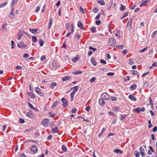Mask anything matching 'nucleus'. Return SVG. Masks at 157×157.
<instances>
[{
  "instance_id": "1",
  "label": "nucleus",
  "mask_w": 157,
  "mask_h": 157,
  "mask_svg": "<svg viewBox=\"0 0 157 157\" xmlns=\"http://www.w3.org/2000/svg\"><path fill=\"white\" fill-rule=\"evenodd\" d=\"M109 45L114 47L116 45V40L114 38H110L109 41Z\"/></svg>"
},
{
  "instance_id": "2",
  "label": "nucleus",
  "mask_w": 157,
  "mask_h": 157,
  "mask_svg": "<svg viewBox=\"0 0 157 157\" xmlns=\"http://www.w3.org/2000/svg\"><path fill=\"white\" fill-rule=\"evenodd\" d=\"M31 150L33 154L36 153L38 151V148L35 145H33L31 147Z\"/></svg>"
},
{
  "instance_id": "3",
  "label": "nucleus",
  "mask_w": 157,
  "mask_h": 157,
  "mask_svg": "<svg viewBox=\"0 0 157 157\" xmlns=\"http://www.w3.org/2000/svg\"><path fill=\"white\" fill-rule=\"evenodd\" d=\"M61 101L64 108H65L67 106L68 101L64 98H61Z\"/></svg>"
},
{
  "instance_id": "4",
  "label": "nucleus",
  "mask_w": 157,
  "mask_h": 157,
  "mask_svg": "<svg viewBox=\"0 0 157 157\" xmlns=\"http://www.w3.org/2000/svg\"><path fill=\"white\" fill-rule=\"evenodd\" d=\"M50 120L48 119L45 118L42 121L41 124L45 126H47L49 125V123Z\"/></svg>"
},
{
  "instance_id": "5",
  "label": "nucleus",
  "mask_w": 157,
  "mask_h": 157,
  "mask_svg": "<svg viewBox=\"0 0 157 157\" xmlns=\"http://www.w3.org/2000/svg\"><path fill=\"white\" fill-rule=\"evenodd\" d=\"M18 47L22 49L24 48H26L27 47V44H25L23 41L20 42L17 45Z\"/></svg>"
},
{
  "instance_id": "6",
  "label": "nucleus",
  "mask_w": 157,
  "mask_h": 157,
  "mask_svg": "<svg viewBox=\"0 0 157 157\" xmlns=\"http://www.w3.org/2000/svg\"><path fill=\"white\" fill-rule=\"evenodd\" d=\"M101 97L103 99L108 100L109 99V95L106 93H103L101 95Z\"/></svg>"
},
{
  "instance_id": "7",
  "label": "nucleus",
  "mask_w": 157,
  "mask_h": 157,
  "mask_svg": "<svg viewBox=\"0 0 157 157\" xmlns=\"http://www.w3.org/2000/svg\"><path fill=\"white\" fill-rule=\"evenodd\" d=\"M24 32L22 31L19 30L18 33L17 35V39L18 40H20L23 36L24 35Z\"/></svg>"
},
{
  "instance_id": "8",
  "label": "nucleus",
  "mask_w": 157,
  "mask_h": 157,
  "mask_svg": "<svg viewBox=\"0 0 157 157\" xmlns=\"http://www.w3.org/2000/svg\"><path fill=\"white\" fill-rule=\"evenodd\" d=\"M41 90L37 87L35 88V91L36 93L41 96H44V94L41 92Z\"/></svg>"
},
{
  "instance_id": "9",
  "label": "nucleus",
  "mask_w": 157,
  "mask_h": 157,
  "mask_svg": "<svg viewBox=\"0 0 157 157\" xmlns=\"http://www.w3.org/2000/svg\"><path fill=\"white\" fill-rule=\"evenodd\" d=\"M14 9V8L12 7L11 9V11H10V15H9V17L10 18H14L15 17V15L13 13V11Z\"/></svg>"
},
{
  "instance_id": "10",
  "label": "nucleus",
  "mask_w": 157,
  "mask_h": 157,
  "mask_svg": "<svg viewBox=\"0 0 157 157\" xmlns=\"http://www.w3.org/2000/svg\"><path fill=\"white\" fill-rule=\"evenodd\" d=\"M26 115L29 118H32L34 117V115L32 113V111H30L27 112L26 113Z\"/></svg>"
},
{
  "instance_id": "11",
  "label": "nucleus",
  "mask_w": 157,
  "mask_h": 157,
  "mask_svg": "<svg viewBox=\"0 0 157 157\" xmlns=\"http://www.w3.org/2000/svg\"><path fill=\"white\" fill-rule=\"evenodd\" d=\"M60 104V102L59 101H56L52 104L51 108L52 109H55V108L56 107V105Z\"/></svg>"
},
{
  "instance_id": "12",
  "label": "nucleus",
  "mask_w": 157,
  "mask_h": 157,
  "mask_svg": "<svg viewBox=\"0 0 157 157\" xmlns=\"http://www.w3.org/2000/svg\"><path fill=\"white\" fill-rule=\"evenodd\" d=\"M29 30L30 32L33 34H35L36 33H37L38 31H39V30L38 29H31L29 28ZM39 32H37V33H39Z\"/></svg>"
},
{
  "instance_id": "13",
  "label": "nucleus",
  "mask_w": 157,
  "mask_h": 157,
  "mask_svg": "<svg viewBox=\"0 0 157 157\" xmlns=\"http://www.w3.org/2000/svg\"><path fill=\"white\" fill-rule=\"evenodd\" d=\"M113 151L114 152L116 153L117 154H122L123 153L122 151L118 148L116 149Z\"/></svg>"
},
{
  "instance_id": "14",
  "label": "nucleus",
  "mask_w": 157,
  "mask_h": 157,
  "mask_svg": "<svg viewBox=\"0 0 157 157\" xmlns=\"http://www.w3.org/2000/svg\"><path fill=\"white\" fill-rule=\"evenodd\" d=\"M78 26L81 30H83L84 28L83 25L82 23L80 21H78Z\"/></svg>"
},
{
  "instance_id": "15",
  "label": "nucleus",
  "mask_w": 157,
  "mask_h": 157,
  "mask_svg": "<svg viewBox=\"0 0 157 157\" xmlns=\"http://www.w3.org/2000/svg\"><path fill=\"white\" fill-rule=\"evenodd\" d=\"M104 99L100 98L99 99V104L101 105H105V101L104 100Z\"/></svg>"
},
{
  "instance_id": "16",
  "label": "nucleus",
  "mask_w": 157,
  "mask_h": 157,
  "mask_svg": "<svg viewBox=\"0 0 157 157\" xmlns=\"http://www.w3.org/2000/svg\"><path fill=\"white\" fill-rule=\"evenodd\" d=\"M28 95L32 98L33 99H34L36 98L35 95L32 92H29L28 93Z\"/></svg>"
},
{
  "instance_id": "17",
  "label": "nucleus",
  "mask_w": 157,
  "mask_h": 157,
  "mask_svg": "<svg viewBox=\"0 0 157 157\" xmlns=\"http://www.w3.org/2000/svg\"><path fill=\"white\" fill-rule=\"evenodd\" d=\"M129 98L132 101H136V98L134 97L132 94L129 95Z\"/></svg>"
},
{
  "instance_id": "18",
  "label": "nucleus",
  "mask_w": 157,
  "mask_h": 157,
  "mask_svg": "<svg viewBox=\"0 0 157 157\" xmlns=\"http://www.w3.org/2000/svg\"><path fill=\"white\" fill-rule=\"evenodd\" d=\"M91 61L92 63L94 66H96L97 64V62L95 61V59L94 58L92 57L91 59Z\"/></svg>"
},
{
  "instance_id": "19",
  "label": "nucleus",
  "mask_w": 157,
  "mask_h": 157,
  "mask_svg": "<svg viewBox=\"0 0 157 157\" xmlns=\"http://www.w3.org/2000/svg\"><path fill=\"white\" fill-rule=\"evenodd\" d=\"M58 130V128L56 127L52 129L51 131L52 133H55L57 132Z\"/></svg>"
},
{
  "instance_id": "20",
  "label": "nucleus",
  "mask_w": 157,
  "mask_h": 157,
  "mask_svg": "<svg viewBox=\"0 0 157 157\" xmlns=\"http://www.w3.org/2000/svg\"><path fill=\"white\" fill-rule=\"evenodd\" d=\"M38 42L40 44V46H43L44 43V40L42 39H40L39 40Z\"/></svg>"
},
{
  "instance_id": "21",
  "label": "nucleus",
  "mask_w": 157,
  "mask_h": 157,
  "mask_svg": "<svg viewBox=\"0 0 157 157\" xmlns=\"http://www.w3.org/2000/svg\"><path fill=\"white\" fill-rule=\"evenodd\" d=\"M97 2L101 5H104L105 4V2L103 0H97Z\"/></svg>"
},
{
  "instance_id": "22",
  "label": "nucleus",
  "mask_w": 157,
  "mask_h": 157,
  "mask_svg": "<svg viewBox=\"0 0 157 157\" xmlns=\"http://www.w3.org/2000/svg\"><path fill=\"white\" fill-rule=\"evenodd\" d=\"M57 86V83L56 82H52L51 83L50 86L52 89H54V86Z\"/></svg>"
},
{
  "instance_id": "23",
  "label": "nucleus",
  "mask_w": 157,
  "mask_h": 157,
  "mask_svg": "<svg viewBox=\"0 0 157 157\" xmlns=\"http://www.w3.org/2000/svg\"><path fill=\"white\" fill-rule=\"evenodd\" d=\"M71 78L70 76H65L62 78V81H66L69 80Z\"/></svg>"
},
{
  "instance_id": "24",
  "label": "nucleus",
  "mask_w": 157,
  "mask_h": 157,
  "mask_svg": "<svg viewBox=\"0 0 157 157\" xmlns=\"http://www.w3.org/2000/svg\"><path fill=\"white\" fill-rule=\"evenodd\" d=\"M136 84H134L130 86V89L131 90H134L136 89Z\"/></svg>"
},
{
  "instance_id": "25",
  "label": "nucleus",
  "mask_w": 157,
  "mask_h": 157,
  "mask_svg": "<svg viewBox=\"0 0 157 157\" xmlns=\"http://www.w3.org/2000/svg\"><path fill=\"white\" fill-rule=\"evenodd\" d=\"M78 86H75L73 87H72L71 89H73V91L72 92L75 93L78 90Z\"/></svg>"
},
{
  "instance_id": "26",
  "label": "nucleus",
  "mask_w": 157,
  "mask_h": 157,
  "mask_svg": "<svg viewBox=\"0 0 157 157\" xmlns=\"http://www.w3.org/2000/svg\"><path fill=\"white\" fill-rule=\"evenodd\" d=\"M125 10V7L122 4H121L120 8V10L121 11H123Z\"/></svg>"
},
{
  "instance_id": "27",
  "label": "nucleus",
  "mask_w": 157,
  "mask_h": 157,
  "mask_svg": "<svg viewBox=\"0 0 157 157\" xmlns=\"http://www.w3.org/2000/svg\"><path fill=\"white\" fill-rule=\"evenodd\" d=\"M127 116V115L126 114H124V115L121 114V118H120L121 120H123Z\"/></svg>"
},
{
  "instance_id": "28",
  "label": "nucleus",
  "mask_w": 157,
  "mask_h": 157,
  "mask_svg": "<svg viewBox=\"0 0 157 157\" xmlns=\"http://www.w3.org/2000/svg\"><path fill=\"white\" fill-rule=\"evenodd\" d=\"M75 93L72 92L70 94L71 96V101H72L73 100L74 96L75 94Z\"/></svg>"
},
{
  "instance_id": "29",
  "label": "nucleus",
  "mask_w": 157,
  "mask_h": 157,
  "mask_svg": "<svg viewBox=\"0 0 157 157\" xmlns=\"http://www.w3.org/2000/svg\"><path fill=\"white\" fill-rule=\"evenodd\" d=\"M132 19L131 18H130L129 19V21H128L127 24V26H128V25H129L130 26H132Z\"/></svg>"
},
{
  "instance_id": "30",
  "label": "nucleus",
  "mask_w": 157,
  "mask_h": 157,
  "mask_svg": "<svg viewBox=\"0 0 157 157\" xmlns=\"http://www.w3.org/2000/svg\"><path fill=\"white\" fill-rule=\"evenodd\" d=\"M62 149L63 151L64 152H66L67 150V148H66V146L64 145H62Z\"/></svg>"
},
{
  "instance_id": "31",
  "label": "nucleus",
  "mask_w": 157,
  "mask_h": 157,
  "mask_svg": "<svg viewBox=\"0 0 157 157\" xmlns=\"http://www.w3.org/2000/svg\"><path fill=\"white\" fill-rule=\"evenodd\" d=\"M17 2V0H12L10 5V7H12Z\"/></svg>"
},
{
  "instance_id": "32",
  "label": "nucleus",
  "mask_w": 157,
  "mask_h": 157,
  "mask_svg": "<svg viewBox=\"0 0 157 157\" xmlns=\"http://www.w3.org/2000/svg\"><path fill=\"white\" fill-rule=\"evenodd\" d=\"M134 155L136 157H139L140 156L139 152L137 150H136L135 151V152L134 153Z\"/></svg>"
},
{
  "instance_id": "33",
  "label": "nucleus",
  "mask_w": 157,
  "mask_h": 157,
  "mask_svg": "<svg viewBox=\"0 0 157 157\" xmlns=\"http://www.w3.org/2000/svg\"><path fill=\"white\" fill-rule=\"evenodd\" d=\"M32 40L34 42H36L37 41V37L34 36H33L32 37Z\"/></svg>"
},
{
  "instance_id": "34",
  "label": "nucleus",
  "mask_w": 157,
  "mask_h": 157,
  "mask_svg": "<svg viewBox=\"0 0 157 157\" xmlns=\"http://www.w3.org/2000/svg\"><path fill=\"white\" fill-rule=\"evenodd\" d=\"M128 15V12H126V13L124 14L123 16L121 17V19H122L125 17H126Z\"/></svg>"
},
{
  "instance_id": "35",
  "label": "nucleus",
  "mask_w": 157,
  "mask_h": 157,
  "mask_svg": "<svg viewBox=\"0 0 157 157\" xmlns=\"http://www.w3.org/2000/svg\"><path fill=\"white\" fill-rule=\"evenodd\" d=\"M148 1L147 0L143 1L142 2V3L140 5V7L142 6H145V3H147Z\"/></svg>"
},
{
  "instance_id": "36",
  "label": "nucleus",
  "mask_w": 157,
  "mask_h": 157,
  "mask_svg": "<svg viewBox=\"0 0 157 157\" xmlns=\"http://www.w3.org/2000/svg\"><path fill=\"white\" fill-rule=\"evenodd\" d=\"M116 47L119 49H123L124 48V45H121L120 46L117 45Z\"/></svg>"
},
{
  "instance_id": "37",
  "label": "nucleus",
  "mask_w": 157,
  "mask_h": 157,
  "mask_svg": "<svg viewBox=\"0 0 157 157\" xmlns=\"http://www.w3.org/2000/svg\"><path fill=\"white\" fill-rule=\"evenodd\" d=\"M119 107H115L114 108L113 111L114 112H117L119 110Z\"/></svg>"
},
{
  "instance_id": "38",
  "label": "nucleus",
  "mask_w": 157,
  "mask_h": 157,
  "mask_svg": "<svg viewBox=\"0 0 157 157\" xmlns=\"http://www.w3.org/2000/svg\"><path fill=\"white\" fill-rule=\"evenodd\" d=\"M96 29V27H95L94 26H93L91 28V31L93 33H94L95 32Z\"/></svg>"
},
{
  "instance_id": "39",
  "label": "nucleus",
  "mask_w": 157,
  "mask_h": 157,
  "mask_svg": "<svg viewBox=\"0 0 157 157\" xmlns=\"http://www.w3.org/2000/svg\"><path fill=\"white\" fill-rule=\"evenodd\" d=\"M96 80V78L95 77H93L90 80V82L91 83H93Z\"/></svg>"
},
{
  "instance_id": "40",
  "label": "nucleus",
  "mask_w": 157,
  "mask_h": 157,
  "mask_svg": "<svg viewBox=\"0 0 157 157\" xmlns=\"http://www.w3.org/2000/svg\"><path fill=\"white\" fill-rule=\"evenodd\" d=\"M77 109L75 108H73L71 110V112L72 113H76Z\"/></svg>"
},
{
  "instance_id": "41",
  "label": "nucleus",
  "mask_w": 157,
  "mask_h": 157,
  "mask_svg": "<svg viewBox=\"0 0 157 157\" xmlns=\"http://www.w3.org/2000/svg\"><path fill=\"white\" fill-rule=\"evenodd\" d=\"M98 10L97 7H95L93 8V11L95 13H97L98 12Z\"/></svg>"
},
{
  "instance_id": "42",
  "label": "nucleus",
  "mask_w": 157,
  "mask_h": 157,
  "mask_svg": "<svg viewBox=\"0 0 157 157\" xmlns=\"http://www.w3.org/2000/svg\"><path fill=\"white\" fill-rule=\"evenodd\" d=\"M144 86L145 88H146L149 86L150 84L149 83L146 82L144 83Z\"/></svg>"
},
{
  "instance_id": "43",
  "label": "nucleus",
  "mask_w": 157,
  "mask_h": 157,
  "mask_svg": "<svg viewBox=\"0 0 157 157\" xmlns=\"http://www.w3.org/2000/svg\"><path fill=\"white\" fill-rule=\"evenodd\" d=\"M132 74L133 75H137L138 74V73L136 71L133 70L132 71Z\"/></svg>"
},
{
  "instance_id": "44",
  "label": "nucleus",
  "mask_w": 157,
  "mask_h": 157,
  "mask_svg": "<svg viewBox=\"0 0 157 157\" xmlns=\"http://www.w3.org/2000/svg\"><path fill=\"white\" fill-rule=\"evenodd\" d=\"M82 73V71H81L78 70L75 72V74L77 75L78 74H81Z\"/></svg>"
},
{
  "instance_id": "45",
  "label": "nucleus",
  "mask_w": 157,
  "mask_h": 157,
  "mask_svg": "<svg viewBox=\"0 0 157 157\" xmlns=\"http://www.w3.org/2000/svg\"><path fill=\"white\" fill-rule=\"evenodd\" d=\"M89 48L90 50H92L94 52L97 49L96 48H93L91 46H90Z\"/></svg>"
},
{
  "instance_id": "46",
  "label": "nucleus",
  "mask_w": 157,
  "mask_h": 157,
  "mask_svg": "<svg viewBox=\"0 0 157 157\" xmlns=\"http://www.w3.org/2000/svg\"><path fill=\"white\" fill-rule=\"evenodd\" d=\"M7 4V2H6L3 4H1L0 5V8H2L5 7L6 5Z\"/></svg>"
},
{
  "instance_id": "47",
  "label": "nucleus",
  "mask_w": 157,
  "mask_h": 157,
  "mask_svg": "<svg viewBox=\"0 0 157 157\" xmlns=\"http://www.w3.org/2000/svg\"><path fill=\"white\" fill-rule=\"evenodd\" d=\"M78 58L77 57H75L74 58V59H72V61L74 63H75L78 60Z\"/></svg>"
},
{
  "instance_id": "48",
  "label": "nucleus",
  "mask_w": 157,
  "mask_h": 157,
  "mask_svg": "<svg viewBox=\"0 0 157 157\" xmlns=\"http://www.w3.org/2000/svg\"><path fill=\"white\" fill-rule=\"evenodd\" d=\"M128 63L130 65H132L133 64V61L131 59H129Z\"/></svg>"
},
{
  "instance_id": "49",
  "label": "nucleus",
  "mask_w": 157,
  "mask_h": 157,
  "mask_svg": "<svg viewBox=\"0 0 157 157\" xmlns=\"http://www.w3.org/2000/svg\"><path fill=\"white\" fill-rule=\"evenodd\" d=\"M49 114L50 116L52 117H54L55 116V114L53 113L52 112H50L49 113Z\"/></svg>"
},
{
  "instance_id": "50",
  "label": "nucleus",
  "mask_w": 157,
  "mask_h": 157,
  "mask_svg": "<svg viewBox=\"0 0 157 157\" xmlns=\"http://www.w3.org/2000/svg\"><path fill=\"white\" fill-rule=\"evenodd\" d=\"M134 110L135 111H136L137 113H139L140 112V108H136V109H134Z\"/></svg>"
},
{
  "instance_id": "51",
  "label": "nucleus",
  "mask_w": 157,
  "mask_h": 157,
  "mask_svg": "<svg viewBox=\"0 0 157 157\" xmlns=\"http://www.w3.org/2000/svg\"><path fill=\"white\" fill-rule=\"evenodd\" d=\"M147 47H146V48H144V49H143L142 50H140L139 51V52L141 53L143 52H145L146 50L147 49Z\"/></svg>"
},
{
  "instance_id": "52",
  "label": "nucleus",
  "mask_w": 157,
  "mask_h": 157,
  "mask_svg": "<svg viewBox=\"0 0 157 157\" xmlns=\"http://www.w3.org/2000/svg\"><path fill=\"white\" fill-rule=\"evenodd\" d=\"M75 37L78 38V40H79L80 38V35L78 34L77 33H76L75 35Z\"/></svg>"
},
{
  "instance_id": "53",
  "label": "nucleus",
  "mask_w": 157,
  "mask_h": 157,
  "mask_svg": "<svg viewBox=\"0 0 157 157\" xmlns=\"http://www.w3.org/2000/svg\"><path fill=\"white\" fill-rule=\"evenodd\" d=\"M19 123H24L25 121L22 118H20L19 119Z\"/></svg>"
},
{
  "instance_id": "54",
  "label": "nucleus",
  "mask_w": 157,
  "mask_h": 157,
  "mask_svg": "<svg viewBox=\"0 0 157 157\" xmlns=\"http://www.w3.org/2000/svg\"><path fill=\"white\" fill-rule=\"evenodd\" d=\"M23 57L25 58H27L29 56V55L27 53H25L23 55Z\"/></svg>"
},
{
  "instance_id": "55",
  "label": "nucleus",
  "mask_w": 157,
  "mask_h": 157,
  "mask_svg": "<svg viewBox=\"0 0 157 157\" xmlns=\"http://www.w3.org/2000/svg\"><path fill=\"white\" fill-rule=\"evenodd\" d=\"M157 66V63L156 62H154L152 64V66L150 67V68H151L153 66Z\"/></svg>"
},
{
  "instance_id": "56",
  "label": "nucleus",
  "mask_w": 157,
  "mask_h": 157,
  "mask_svg": "<svg viewBox=\"0 0 157 157\" xmlns=\"http://www.w3.org/2000/svg\"><path fill=\"white\" fill-rule=\"evenodd\" d=\"M45 59V56L44 55L42 56L40 58L41 61L44 60Z\"/></svg>"
},
{
  "instance_id": "57",
  "label": "nucleus",
  "mask_w": 157,
  "mask_h": 157,
  "mask_svg": "<svg viewBox=\"0 0 157 157\" xmlns=\"http://www.w3.org/2000/svg\"><path fill=\"white\" fill-rule=\"evenodd\" d=\"M100 63H103L104 64H105L106 63V61L104 59H101L100 60Z\"/></svg>"
},
{
  "instance_id": "58",
  "label": "nucleus",
  "mask_w": 157,
  "mask_h": 157,
  "mask_svg": "<svg viewBox=\"0 0 157 157\" xmlns=\"http://www.w3.org/2000/svg\"><path fill=\"white\" fill-rule=\"evenodd\" d=\"M16 68L18 70H21L22 67L21 66H17L16 67Z\"/></svg>"
},
{
  "instance_id": "59",
  "label": "nucleus",
  "mask_w": 157,
  "mask_h": 157,
  "mask_svg": "<svg viewBox=\"0 0 157 157\" xmlns=\"http://www.w3.org/2000/svg\"><path fill=\"white\" fill-rule=\"evenodd\" d=\"M100 13H99L95 17V19L96 20H98L100 18Z\"/></svg>"
},
{
  "instance_id": "60",
  "label": "nucleus",
  "mask_w": 157,
  "mask_h": 157,
  "mask_svg": "<svg viewBox=\"0 0 157 157\" xmlns=\"http://www.w3.org/2000/svg\"><path fill=\"white\" fill-rule=\"evenodd\" d=\"M28 103L29 105V107L30 108H32V109H33V108H34V107L33 105L31 103H29V102H28Z\"/></svg>"
},
{
  "instance_id": "61",
  "label": "nucleus",
  "mask_w": 157,
  "mask_h": 157,
  "mask_svg": "<svg viewBox=\"0 0 157 157\" xmlns=\"http://www.w3.org/2000/svg\"><path fill=\"white\" fill-rule=\"evenodd\" d=\"M79 10L82 13H85L83 8L82 7H80L79 8Z\"/></svg>"
},
{
  "instance_id": "62",
  "label": "nucleus",
  "mask_w": 157,
  "mask_h": 157,
  "mask_svg": "<svg viewBox=\"0 0 157 157\" xmlns=\"http://www.w3.org/2000/svg\"><path fill=\"white\" fill-rule=\"evenodd\" d=\"M96 24L97 25H99L101 23V21L100 20L96 21L95 22Z\"/></svg>"
},
{
  "instance_id": "63",
  "label": "nucleus",
  "mask_w": 157,
  "mask_h": 157,
  "mask_svg": "<svg viewBox=\"0 0 157 157\" xmlns=\"http://www.w3.org/2000/svg\"><path fill=\"white\" fill-rule=\"evenodd\" d=\"M111 99L112 101H116L117 100V98L115 97H111Z\"/></svg>"
},
{
  "instance_id": "64",
  "label": "nucleus",
  "mask_w": 157,
  "mask_h": 157,
  "mask_svg": "<svg viewBox=\"0 0 157 157\" xmlns=\"http://www.w3.org/2000/svg\"><path fill=\"white\" fill-rule=\"evenodd\" d=\"M153 132H155L157 131V127L156 126H155L152 129Z\"/></svg>"
}]
</instances>
